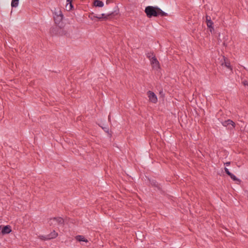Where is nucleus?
Returning <instances> with one entry per match:
<instances>
[{
    "instance_id": "nucleus-1",
    "label": "nucleus",
    "mask_w": 248,
    "mask_h": 248,
    "mask_svg": "<svg viewBox=\"0 0 248 248\" xmlns=\"http://www.w3.org/2000/svg\"><path fill=\"white\" fill-rule=\"evenodd\" d=\"M145 12L148 17L152 16H166L167 14L163 12L161 9L157 7L149 6L145 8Z\"/></svg>"
},
{
    "instance_id": "nucleus-2",
    "label": "nucleus",
    "mask_w": 248,
    "mask_h": 248,
    "mask_svg": "<svg viewBox=\"0 0 248 248\" xmlns=\"http://www.w3.org/2000/svg\"><path fill=\"white\" fill-rule=\"evenodd\" d=\"M53 17L55 23L57 24H59L62 21L63 15L59 7L54 9L53 11Z\"/></svg>"
},
{
    "instance_id": "nucleus-3",
    "label": "nucleus",
    "mask_w": 248,
    "mask_h": 248,
    "mask_svg": "<svg viewBox=\"0 0 248 248\" xmlns=\"http://www.w3.org/2000/svg\"><path fill=\"white\" fill-rule=\"evenodd\" d=\"M64 221L62 218L60 217H53L50 218L48 221L49 225L56 226L60 224H62Z\"/></svg>"
},
{
    "instance_id": "nucleus-4",
    "label": "nucleus",
    "mask_w": 248,
    "mask_h": 248,
    "mask_svg": "<svg viewBox=\"0 0 248 248\" xmlns=\"http://www.w3.org/2000/svg\"><path fill=\"white\" fill-rule=\"evenodd\" d=\"M147 95L150 102L153 103H156L157 102V98L156 95L152 91L147 92Z\"/></svg>"
},
{
    "instance_id": "nucleus-5",
    "label": "nucleus",
    "mask_w": 248,
    "mask_h": 248,
    "mask_svg": "<svg viewBox=\"0 0 248 248\" xmlns=\"http://www.w3.org/2000/svg\"><path fill=\"white\" fill-rule=\"evenodd\" d=\"M153 56L152 59H151V63L152 65V67L155 69H158L159 68V63L158 61L157 60L154 54L152 55Z\"/></svg>"
},
{
    "instance_id": "nucleus-6",
    "label": "nucleus",
    "mask_w": 248,
    "mask_h": 248,
    "mask_svg": "<svg viewBox=\"0 0 248 248\" xmlns=\"http://www.w3.org/2000/svg\"><path fill=\"white\" fill-rule=\"evenodd\" d=\"M58 235V233L55 231H53L48 235H47L46 237H44L43 236H40V238L41 239H50L56 238Z\"/></svg>"
},
{
    "instance_id": "nucleus-7",
    "label": "nucleus",
    "mask_w": 248,
    "mask_h": 248,
    "mask_svg": "<svg viewBox=\"0 0 248 248\" xmlns=\"http://www.w3.org/2000/svg\"><path fill=\"white\" fill-rule=\"evenodd\" d=\"M224 62H221V65L223 66H225L226 67L229 68L230 70L232 71V68L230 62L228 60L225 58L224 56L223 57Z\"/></svg>"
},
{
    "instance_id": "nucleus-8",
    "label": "nucleus",
    "mask_w": 248,
    "mask_h": 248,
    "mask_svg": "<svg viewBox=\"0 0 248 248\" xmlns=\"http://www.w3.org/2000/svg\"><path fill=\"white\" fill-rule=\"evenodd\" d=\"M222 125L224 126H227L228 125H231L232 126V128H234L235 124V123L231 120L228 119L224 122H222Z\"/></svg>"
},
{
    "instance_id": "nucleus-9",
    "label": "nucleus",
    "mask_w": 248,
    "mask_h": 248,
    "mask_svg": "<svg viewBox=\"0 0 248 248\" xmlns=\"http://www.w3.org/2000/svg\"><path fill=\"white\" fill-rule=\"evenodd\" d=\"M206 24L207 26L211 29L210 31H212V30L214 29L213 27V23L211 20L210 17L208 16H206Z\"/></svg>"
},
{
    "instance_id": "nucleus-10",
    "label": "nucleus",
    "mask_w": 248,
    "mask_h": 248,
    "mask_svg": "<svg viewBox=\"0 0 248 248\" xmlns=\"http://www.w3.org/2000/svg\"><path fill=\"white\" fill-rule=\"evenodd\" d=\"M11 231L12 230L11 227L10 226H6L2 228L1 230V232L3 234H5L9 233L10 232H11Z\"/></svg>"
},
{
    "instance_id": "nucleus-11",
    "label": "nucleus",
    "mask_w": 248,
    "mask_h": 248,
    "mask_svg": "<svg viewBox=\"0 0 248 248\" xmlns=\"http://www.w3.org/2000/svg\"><path fill=\"white\" fill-rule=\"evenodd\" d=\"M75 239L79 242H85L86 243L88 242V240L82 235H77L75 237Z\"/></svg>"
},
{
    "instance_id": "nucleus-12",
    "label": "nucleus",
    "mask_w": 248,
    "mask_h": 248,
    "mask_svg": "<svg viewBox=\"0 0 248 248\" xmlns=\"http://www.w3.org/2000/svg\"><path fill=\"white\" fill-rule=\"evenodd\" d=\"M93 4L96 7H102L104 6V3L99 0H95Z\"/></svg>"
},
{
    "instance_id": "nucleus-13",
    "label": "nucleus",
    "mask_w": 248,
    "mask_h": 248,
    "mask_svg": "<svg viewBox=\"0 0 248 248\" xmlns=\"http://www.w3.org/2000/svg\"><path fill=\"white\" fill-rule=\"evenodd\" d=\"M19 0H12L11 2L12 7H16L18 4Z\"/></svg>"
},
{
    "instance_id": "nucleus-14",
    "label": "nucleus",
    "mask_w": 248,
    "mask_h": 248,
    "mask_svg": "<svg viewBox=\"0 0 248 248\" xmlns=\"http://www.w3.org/2000/svg\"><path fill=\"white\" fill-rule=\"evenodd\" d=\"M113 13H111V14H109L108 15H106L105 14H102L99 17H97V18H108V17L110 16L111 15H112Z\"/></svg>"
},
{
    "instance_id": "nucleus-15",
    "label": "nucleus",
    "mask_w": 248,
    "mask_h": 248,
    "mask_svg": "<svg viewBox=\"0 0 248 248\" xmlns=\"http://www.w3.org/2000/svg\"><path fill=\"white\" fill-rule=\"evenodd\" d=\"M72 0H67V1L69 3V5L68 6V4L66 6V8L68 9L69 10H70L72 9L73 6L72 4Z\"/></svg>"
},
{
    "instance_id": "nucleus-16",
    "label": "nucleus",
    "mask_w": 248,
    "mask_h": 248,
    "mask_svg": "<svg viewBox=\"0 0 248 248\" xmlns=\"http://www.w3.org/2000/svg\"><path fill=\"white\" fill-rule=\"evenodd\" d=\"M229 176L233 180V181H238L239 180L236 178V177L233 175L232 173H231L229 174Z\"/></svg>"
},
{
    "instance_id": "nucleus-17",
    "label": "nucleus",
    "mask_w": 248,
    "mask_h": 248,
    "mask_svg": "<svg viewBox=\"0 0 248 248\" xmlns=\"http://www.w3.org/2000/svg\"><path fill=\"white\" fill-rule=\"evenodd\" d=\"M224 170H225V172L229 175V174H230L231 172H230L228 170V169H227V168H224Z\"/></svg>"
},
{
    "instance_id": "nucleus-18",
    "label": "nucleus",
    "mask_w": 248,
    "mask_h": 248,
    "mask_svg": "<svg viewBox=\"0 0 248 248\" xmlns=\"http://www.w3.org/2000/svg\"><path fill=\"white\" fill-rule=\"evenodd\" d=\"M152 54H153V53H152V54L148 53V54H147V57H148V58H149L150 60L152 59V56H153L152 55Z\"/></svg>"
},
{
    "instance_id": "nucleus-19",
    "label": "nucleus",
    "mask_w": 248,
    "mask_h": 248,
    "mask_svg": "<svg viewBox=\"0 0 248 248\" xmlns=\"http://www.w3.org/2000/svg\"><path fill=\"white\" fill-rule=\"evenodd\" d=\"M243 84L245 85V86H248V81H247V80H244L243 82Z\"/></svg>"
},
{
    "instance_id": "nucleus-20",
    "label": "nucleus",
    "mask_w": 248,
    "mask_h": 248,
    "mask_svg": "<svg viewBox=\"0 0 248 248\" xmlns=\"http://www.w3.org/2000/svg\"><path fill=\"white\" fill-rule=\"evenodd\" d=\"M231 164V162H227L226 163H224L225 165H227V166H229Z\"/></svg>"
}]
</instances>
